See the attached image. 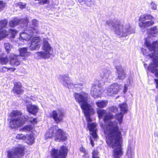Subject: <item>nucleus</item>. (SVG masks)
Here are the masks:
<instances>
[{"mask_svg":"<svg viewBox=\"0 0 158 158\" xmlns=\"http://www.w3.org/2000/svg\"><path fill=\"white\" fill-rule=\"evenodd\" d=\"M80 3L83 2L85 0H77Z\"/></svg>","mask_w":158,"mask_h":158,"instance_id":"603ef678","label":"nucleus"},{"mask_svg":"<svg viewBox=\"0 0 158 158\" xmlns=\"http://www.w3.org/2000/svg\"><path fill=\"white\" fill-rule=\"evenodd\" d=\"M119 86L117 83H114L106 87L104 92L108 95L117 94L120 89Z\"/></svg>","mask_w":158,"mask_h":158,"instance_id":"2eb2a0df","label":"nucleus"},{"mask_svg":"<svg viewBox=\"0 0 158 158\" xmlns=\"http://www.w3.org/2000/svg\"><path fill=\"white\" fill-rule=\"evenodd\" d=\"M27 143L30 145L32 144L34 142V138L31 135H27Z\"/></svg>","mask_w":158,"mask_h":158,"instance_id":"473e14b6","label":"nucleus"},{"mask_svg":"<svg viewBox=\"0 0 158 158\" xmlns=\"http://www.w3.org/2000/svg\"><path fill=\"white\" fill-rule=\"evenodd\" d=\"M102 92L98 86L94 85L92 87L90 93L92 97L95 98L100 97Z\"/></svg>","mask_w":158,"mask_h":158,"instance_id":"6ab92c4d","label":"nucleus"},{"mask_svg":"<svg viewBox=\"0 0 158 158\" xmlns=\"http://www.w3.org/2000/svg\"><path fill=\"white\" fill-rule=\"evenodd\" d=\"M21 58L19 55L13 54L10 55V63L11 65L17 66L20 64Z\"/></svg>","mask_w":158,"mask_h":158,"instance_id":"aec40b11","label":"nucleus"},{"mask_svg":"<svg viewBox=\"0 0 158 158\" xmlns=\"http://www.w3.org/2000/svg\"><path fill=\"white\" fill-rule=\"evenodd\" d=\"M97 113L98 117L99 118H103L104 122L106 124V128L104 130V131L106 133V128L109 123L111 122H115V121H114L113 122L109 121L107 122L109 120L113 118H114V116L110 112L107 113L106 110L103 109L98 110ZM116 122L117 123L116 121ZM117 123L118 124V123Z\"/></svg>","mask_w":158,"mask_h":158,"instance_id":"f8f14e48","label":"nucleus"},{"mask_svg":"<svg viewBox=\"0 0 158 158\" xmlns=\"http://www.w3.org/2000/svg\"><path fill=\"white\" fill-rule=\"evenodd\" d=\"M121 110L124 114L127 113V105L125 103L121 104L119 106Z\"/></svg>","mask_w":158,"mask_h":158,"instance_id":"c85d7f7f","label":"nucleus"},{"mask_svg":"<svg viewBox=\"0 0 158 158\" xmlns=\"http://www.w3.org/2000/svg\"><path fill=\"white\" fill-rule=\"evenodd\" d=\"M28 20L27 19H19L16 17L11 20L9 23V25L11 27H14L19 24H21V26L24 27L26 26Z\"/></svg>","mask_w":158,"mask_h":158,"instance_id":"4468645a","label":"nucleus"},{"mask_svg":"<svg viewBox=\"0 0 158 158\" xmlns=\"http://www.w3.org/2000/svg\"><path fill=\"white\" fill-rule=\"evenodd\" d=\"M8 23V20L6 19L0 20V30L6 27Z\"/></svg>","mask_w":158,"mask_h":158,"instance_id":"7c9ffc66","label":"nucleus"},{"mask_svg":"<svg viewBox=\"0 0 158 158\" xmlns=\"http://www.w3.org/2000/svg\"><path fill=\"white\" fill-rule=\"evenodd\" d=\"M85 84V83L83 82H82V83H78L76 84V85L77 86V88L79 87L80 89H81L83 88V87Z\"/></svg>","mask_w":158,"mask_h":158,"instance_id":"37998d69","label":"nucleus"},{"mask_svg":"<svg viewBox=\"0 0 158 158\" xmlns=\"http://www.w3.org/2000/svg\"><path fill=\"white\" fill-rule=\"evenodd\" d=\"M59 79L64 86L69 89L77 87L76 84L73 85L71 83L70 78L68 75L60 76L59 77Z\"/></svg>","mask_w":158,"mask_h":158,"instance_id":"dca6fc26","label":"nucleus"},{"mask_svg":"<svg viewBox=\"0 0 158 158\" xmlns=\"http://www.w3.org/2000/svg\"><path fill=\"white\" fill-rule=\"evenodd\" d=\"M8 32L5 30L0 31V40L6 37L8 35Z\"/></svg>","mask_w":158,"mask_h":158,"instance_id":"72a5a7b5","label":"nucleus"},{"mask_svg":"<svg viewBox=\"0 0 158 158\" xmlns=\"http://www.w3.org/2000/svg\"><path fill=\"white\" fill-rule=\"evenodd\" d=\"M24 147L19 145L7 152V158H21L24 154Z\"/></svg>","mask_w":158,"mask_h":158,"instance_id":"9d476101","label":"nucleus"},{"mask_svg":"<svg viewBox=\"0 0 158 158\" xmlns=\"http://www.w3.org/2000/svg\"><path fill=\"white\" fill-rule=\"evenodd\" d=\"M22 113L19 111L14 110L11 114L12 119L10 122V127L12 129H16L25 121V118L22 116Z\"/></svg>","mask_w":158,"mask_h":158,"instance_id":"0eeeda50","label":"nucleus"},{"mask_svg":"<svg viewBox=\"0 0 158 158\" xmlns=\"http://www.w3.org/2000/svg\"><path fill=\"white\" fill-rule=\"evenodd\" d=\"M86 112L84 111V109L82 110L85 115L86 116V119L88 122V127L90 131V134L93 138L96 139L98 137L97 133V129L96 128V125L94 123H90L92 122V119L89 115L94 113V110L92 106L85 108Z\"/></svg>","mask_w":158,"mask_h":158,"instance_id":"423d86ee","label":"nucleus"},{"mask_svg":"<svg viewBox=\"0 0 158 158\" xmlns=\"http://www.w3.org/2000/svg\"><path fill=\"white\" fill-rule=\"evenodd\" d=\"M80 150L81 152L85 153V150L83 147H81L80 148Z\"/></svg>","mask_w":158,"mask_h":158,"instance_id":"8fccbe9b","label":"nucleus"},{"mask_svg":"<svg viewBox=\"0 0 158 158\" xmlns=\"http://www.w3.org/2000/svg\"><path fill=\"white\" fill-rule=\"evenodd\" d=\"M27 108L29 113L34 115L36 114L38 110L37 107L33 105H28L27 106Z\"/></svg>","mask_w":158,"mask_h":158,"instance_id":"b1692460","label":"nucleus"},{"mask_svg":"<svg viewBox=\"0 0 158 158\" xmlns=\"http://www.w3.org/2000/svg\"><path fill=\"white\" fill-rule=\"evenodd\" d=\"M9 31L10 33L12 34L13 37H14L15 34L17 32V31L16 30H14L13 29H10L9 30Z\"/></svg>","mask_w":158,"mask_h":158,"instance_id":"a19ab883","label":"nucleus"},{"mask_svg":"<svg viewBox=\"0 0 158 158\" xmlns=\"http://www.w3.org/2000/svg\"><path fill=\"white\" fill-rule=\"evenodd\" d=\"M25 7V5H22V6H21V8H24Z\"/></svg>","mask_w":158,"mask_h":158,"instance_id":"864d4df0","label":"nucleus"},{"mask_svg":"<svg viewBox=\"0 0 158 158\" xmlns=\"http://www.w3.org/2000/svg\"><path fill=\"white\" fill-rule=\"evenodd\" d=\"M84 3L86 6L88 7H90L94 4L93 1L92 0H85Z\"/></svg>","mask_w":158,"mask_h":158,"instance_id":"58836bf2","label":"nucleus"},{"mask_svg":"<svg viewBox=\"0 0 158 158\" xmlns=\"http://www.w3.org/2000/svg\"><path fill=\"white\" fill-rule=\"evenodd\" d=\"M110 110L111 112L115 113L117 111L118 109L116 107L112 106L110 108Z\"/></svg>","mask_w":158,"mask_h":158,"instance_id":"a18cd8bd","label":"nucleus"},{"mask_svg":"<svg viewBox=\"0 0 158 158\" xmlns=\"http://www.w3.org/2000/svg\"><path fill=\"white\" fill-rule=\"evenodd\" d=\"M67 134L59 129L57 126L51 127L45 135L46 139L55 138L56 141H63L67 139Z\"/></svg>","mask_w":158,"mask_h":158,"instance_id":"39448f33","label":"nucleus"},{"mask_svg":"<svg viewBox=\"0 0 158 158\" xmlns=\"http://www.w3.org/2000/svg\"><path fill=\"white\" fill-rule=\"evenodd\" d=\"M147 66V64H144V66L145 67Z\"/></svg>","mask_w":158,"mask_h":158,"instance_id":"5fc2aeb1","label":"nucleus"},{"mask_svg":"<svg viewBox=\"0 0 158 158\" xmlns=\"http://www.w3.org/2000/svg\"><path fill=\"white\" fill-rule=\"evenodd\" d=\"M13 92L18 94H22L23 92L21 84L20 82H16L14 84V86L12 90Z\"/></svg>","mask_w":158,"mask_h":158,"instance_id":"4be33fe9","label":"nucleus"},{"mask_svg":"<svg viewBox=\"0 0 158 158\" xmlns=\"http://www.w3.org/2000/svg\"><path fill=\"white\" fill-rule=\"evenodd\" d=\"M33 129V127L30 125H27L23 128V130L25 132L31 131Z\"/></svg>","mask_w":158,"mask_h":158,"instance_id":"c9c22d12","label":"nucleus"},{"mask_svg":"<svg viewBox=\"0 0 158 158\" xmlns=\"http://www.w3.org/2000/svg\"><path fill=\"white\" fill-rule=\"evenodd\" d=\"M67 153V149L64 146H62L59 151L57 149L52 148L51 155L54 158H65Z\"/></svg>","mask_w":158,"mask_h":158,"instance_id":"ddd939ff","label":"nucleus"},{"mask_svg":"<svg viewBox=\"0 0 158 158\" xmlns=\"http://www.w3.org/2000/svg\"><path fill=\"white\" fill-rule=\"evenodd\" d=\"M89 139H90V143H91V144L92 146V147H94V141L92 139L91 137H90Z\"/></svg>","mask_w":158,"mask_h":158,"instance_id":"de8ad7c7","label":"nucleus"},{"mask_svg":"<svg viewBox=\"0 0 158 158\" xmlns=\"http://www.w3.org/2000/svg\"><path fill=\"white\" fill-rule=\"evenodd\" d=\"M40 1L39 3L40 4L43 5L45 4L48 3H49V0H38Z\"/></svg>","mask_w":158,"mask_h":158,"instance_id":"c03bdc74","label":"nucleus"},{"mask_svg":"<svg viewBox=\"0 0 158 158\" xmlns=\"http://www.w3.org/2000/svg\"><path fill=\"white\" fill-rule=\"evenodd\" d=\"M148 37L145 40L144 46L141 49L144 55L152 59L153 63H151L148 68V70L155 74V76L158 78V40L154 41L152 44L149 40V36L153 37L158 34V28L155 26L150 28L148 31ZM154 84L156 88L158 89V79H155Z\"/></svg>","mask_w":158,"mask_h":158,"instance_id":"f257e3e1","label":"nucleus"},{"mask_svg":"<svg viewBox=\"0 0 158 158\" xmlns=\"http://www.w3.org/2000/svg\"><path fill=\"white\" fill-rule=\"evenodd\" d=\"M29 121L32 124H36L37 123V120L35 118L33 119L30 118L29 119Z\"/></svg>","mask_w":158,"mask_h":158,"instance_id":"49530a36","label":"nucleus"},{"mask_svg":"<svg viewBox=\"0 0 158 158\" xmlns=\"http://www.w3.org/2000/svg\"><path fill=\"white\" fill-rule=\"evenodd\" d=\"M27 136L23 134H18L16 137V139L18 140H24L26 139Z\"/></svg>","mask_w":158,"mask_h":158,"instance_id":"e433bc0d","label":"nucleus"},{"mask_svg":"<svg viewBox=\"0 0 158 158\" xmlns=\"http://www.w3.org/2000/svg\"><path fill=\"white\" fill-rule=\"evenodd\" d=\"M64 117V113L62 110H53L52 113L51 117L52 118L56 123L62 121Z\"/></svg>","mask_w":158,"mask_h":158,"instance_id":"f3484780","label":"nucleus"},{"mask_svg":"<svg viewBox=\"0 0 158 158\" xmlns=\"http://www.w3.org/2000/svg\"><path fill=\"white\" fill-rule=\"evenodd\" d=\"M106 24L120 37H126L135 31L129 23L124 24L118 20L109 19L106 21Z\"/></svg>","mask_w":158,"mask_h":158,"instance_id":"7ed1b4c3","label":"nucleus"},{"mask_svg":"<svg viewBox=\"0 0 158 158\" xmlns=\"http://www.w3.org/2000/svg\"><path fill=\"white\" fill-rule=\"evenodd\" d=\"M149 7L152 10H156L157 9V5L153 2H152L150 3Z\"/></svg>","mask_w":158,"mask_h":158,"instance_id":"ea45409f","label":"nucleus"},{"mask_svg":"<svg viewBox=\"0 0 158 158\" xmlns=\"http://www.w3.org/2000/svg\"><path fill=\"white\" fill-rule=\"evenodd\" d=\"M123 117V114L121 112H120L116 114L114 118L118 121L119 124H121L122 122Z\"/></svg>","mask_w":158,"mask_h":158,"instance_id":"bb28decb","label":"nucleus"},{"mask_svg":"<svg viewBox=\"0 0 158 158\" xmlns=\"http://www.w3.org/2000/svg\"><path fill=\"white\" fill-rule=\"evenodd\" d=\"M43 41L42 49L44 52H39L35 53V57L38 59L41 58H49L51 54L50 52L52 49V48L47 40V39L45 38L44 39Z\"/></svg>","mask_w":158,"mask_h":158,"instance_id":"6e6552de","label":"nucleus"},{"mask_svg":"<svg viewBox=\"0 0 158 158\" xmlns=\"http://www.w3.org/2000/svg\"><path fill=\"white\" fill-rule=\"evenodd\" d=\"M111 74V72L108 69H104L102 70L100 76L105 81H107Z\"/></svg>","mask_w":158,"mask_h":158,"instance_id":"5701e85b","label":"nucleus"},{"mask_svg":"<svg viewBox=\"0 0 158 158\" xmlns=\"http://www.w3.org/2000/svg\"><path fill=\"white\" fill-rule=\"evenodd\" d=\"M74 97L76 101L80 104L82 109H84L85 112H86L85 108L92 106L87 102L88 94L85 92L75 93L74 94Z\"/></svg>","mask_w":158,"mask_h":158,"instance_id":"1a4fd4ad","label":"nucleus"},{"mask_svg":"<svg viewBox=\"0 0 158 158\" xmlns=\"http://www.w3.org/2000/svg\"><path fill=\"white\" fill-rule=\"evenodd\" d=\"M5 5V3H4L2 1H0V11L3 9Z\"/></svg>","mask_w":158,"mask_h":158,"instance_id":"79ce46f5","label":"nucleus"},{"mask_svg":"<svg viewBox=\"0 0 158 158\" xmlns=\"http://www.w3.org/2000/svg\"><path fill=\"white\" fill-rule=\"evenodd\" d=\"M108 102L106 100H98L96 102V104L99 108H103L106 106Z\"/></svg>","mask_w":158,"mask_h":158,"instance_id":"a878e982","label":"nucleus"},{"mask_svg":"<svg viewBox=\"0 0 158 158\" xmlns=\"http://www.w3.org/2000/svg\"><path fill=\"white\" fill-rule=\"evenodd\" d=\"M20 58L21 57H23L22 58L23 60H26V58L30 55V53L27 51V48H23L19 49Z\"/></svg>","mask_w":158,"mask_h":158,"instance_id":"393cba45","label":"nucleus"},{"mask_svg":"<svg viewBox=\"0 0 158 158\" xmlns=\"http://www.w3.org/2000/svg\"><path fill=\"white\" fill-rule=\"evenodd\" d=\"M92 158H100L98 156V152L97 150L94 149L92 153Z\"/></svg>","mask_w":158,"mask_h":158,"instance_id":"4c0bfd02","label":"nucleus"},{"mask_svg":"<svg viewBox=\"0 0 158 158\" xmlns=\"http://www.w3.org/2000/svg\"><path fill=\"white\" fill-rule=\"evenodd\" d=\"M41 44L40 38L38 37H34L31 41L30 48L31 50H35L40 48Z\"/></svg>","mask_w":158,"mask_h":158,"instance_id":"a211bd4d","label":"nucleus"},{"mask_svg":"<svg viewBox=\"0 0 158 158\" xmlns=\"http://www.w3.org/2000/svg\"><path fill=\"white\" fill-rule=\"evenodd\" d=\"M32 26H26V28L20 35L19 40H28L30 39L33 34H39L40 33L38 21L35 19L32 21Z\"/></svg>","mask_w":158,"mask_h":158,"instance_id":"20e7f679","label":"nucleus"},{"mask_svg":"<svg viewBox=\"0 0 158 158\" xmlns=\"http://www.w3.org/2000/svg\"><path fill=\"white\" fill-rule=\"evenodd\" d=\"M134 153L131 149L130 146H129L127 152V156L128 158H134Z\"/></svg>","mask_w":158,"mask_h":158,"instance_id":"cd10ccee","label":"nucleus"},{"mask_svg":"<svg viewBox=\"0 0 158 158\" xmlns=\"http://www.w3.org/2000/svg\"><path fill=\"white\" fill-rule=\"evenodd\" d=\"M5 48L7 53H9L11 50L12 46L9 43H6L4 44Z\"/></svg>","mask_w":158,"mask_h":158,"instance_id":"f704fd0d","label":"nucleus"},{"mask_svg":"<svg viewBox=\"0 0 158 158\" xmlns=\"http://www.w3.org/2000/svg\"><path fill=\"white\" fill-rule=\"evenodd\" d=\"M106 141L110 147L115 148L113 151V158H120L123 155L122 145V136L119 130L118 125L116 122H110L106 130Z\"/></svg>","mask_w":158,"mask_h":158,"instance_id":"f03ea898","label":"nucleus"},{"mask_svg":"<svg viewBox=\"0 0 158 158\" xmlns=\"http://www.w3.org/2000/svg\"><path fill=\"white\" fill-rule=\"evenodd\" d=\"M116 73L117 74V78L119 79H124L126 76V73L122 66L119 65L115 66Z\"/></svg>","mask_w":158,"mask_h":158,"instance_id":"412c9836","label":"nucleus"},{"mask_svg":"<svg viewBox=\"0 0 158 158\" xmlns=\"http://www.w3.org/2000/svg\"><path fill=\"white\" fill-rule=\"evenodd\" d=\"M15 69H16L15 68H10L7 67L6 66H3L0 69V73H4L8 71L9 70H10L14 72Z\"/></svg>","mask_w":158,"mask_h":158,"instance_id":"2f4dec72","label":"nucleus"},{"mask_svg":"<svg viewBox=\"0 0 158 158\" xmlns=\"http://www.w3.org/2000/svg\"><path fill=\"white\" fill-rule=\"evenodd\" d=\"M154 135L155 137H158V133L157 132H155L154 133Z\"/></svg>","mask_w":158,"mask_h":158,"instance_id":"3c124183","label":"nucleus"},{"mask_svg":"<svg viewBox=\"0 0 158 158\" xmlns=\"http://www.w3.org/2000/svg\"><path fill=\"white\" fill-rule=\"evenodd\" d=\"M9 62V59L7 56L0 57V63L2 65H6Z\"/></svg>","mask_w":158,"mask_h":158,"instance_id":"c756f323","label":"nucleus"},{"mask_svg":"<svg viewBox=\"0 0 158 158\" xmlns=\"http://www.w3.org/2000/svg\"><path fill=\"white\" fill-rule=\"evenodd\" d=\"M154 17L150 15L144 14L141 15L139 19L140 21L139 23V26L142 29H144L152 26L154 23L152 19Z\"/></svg>","mask_w":158,"mask_h":158,"instance_id":"9b49d317","label":"nucleus"},{"mask_svg":"<svg viewBox=\"0 0 158 158\" xmlns=\"http://www.w3.org/2000/svg\"><path fill=\"white\" fill-rule=\"evenodd\" d=\"M128 86V85H127V84L125 85L124 87V93H126L127 92Z\"/></svg>","mask_w":158,"mask_h":158,"instance_id":"09e8293b","label":"nucleus"}]
</instances>
